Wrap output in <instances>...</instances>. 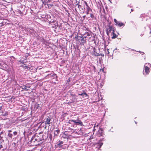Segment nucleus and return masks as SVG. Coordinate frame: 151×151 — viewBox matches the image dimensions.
I'll use <instances>...</instances> for the list:
<instances>
[{"label": "nucleus", "instance_id": "28", "mask_svg": "<svg viewBox=\"0 0 151 151\" xmlns=\"http://www.w3.org/2000/svg\"><path fill=\"white\" fill-rule=\"evenodd\" d=\"M8 136L9 137L12 138V134L9 133L8 134Z\"/></svg>", "mask_w": 151, "mask_h": 151}, {"label": "nucleus", "instance_id": "15", "mask_svg": "<svg viewBox=\"0 0 151 151\" xmlns=\"http://www.w3.org/2000/svg\"><path fill=\"white\" fill-rule=\"evenodd\" d=\"M78 95L81 96H85V97L87 96V94L86 92H85L83 90L82 92L81 93H78Z\"/></svg>", "mask_w": 151, "mask_h": 151}, {"label": "nucleus", "instance_id": "18", "mask_svg": "<svg viewBox=\"0 0 151 151\" xmlns=\"http://www.w3.org/2000/svg\"><path fill=\"white\" fill-rule=\"evenodd\" d=\"M65 1L68 5H73V3L70 2L69 0H65Z\"/></svg>", "mask_w": 151, "mask_h": 151}, {"label": "nucleus", "instance_id": "1", "mask_svg": "<svg viewBox=\"0 0 151 151\" xmlns=\"http://www.w3.org/2000/svg\"><path fill=\"white\" fill-rule=\"evenodd\" d=\"M97 135L99 137H104L101 138L99 141V142L96 144V145L98 146V148L99 149L101 148V146L103 144V143L102 142L105 140L104 137L105 134L104 131L103 129H100L98 130L97 133Z\"/></svg>", "mask_w": 151, "mask_h": 151}, {"label": "nucleus", "instance_id": "29", "mask_svg": "<svg viewBox=\"0 0 151 151\" xmlns=\"http://www.w3.org/2000/svg\"><path fill=\"white\" fill-rule=\"evenodd\" d=\"M83 3H84V4L86 5V7H88V6H89L88 5V4H87V2L86 1H83Z\"/></svg>", "mask_w": 151, "mask_h": 151}, {"label": "nucleus", "instance_id": "39", "mask_svg": "<svg viewBox=\"0 0 151 151\" xmlns=\"http://www.w3.org/2000/svg\"><path fill=\"white\" fill-rule=\"evenodd\" d=\"M70 81V79L69 78V79H68V81H67V82H69Z\"/></svg>", "mask_w": 151, "mask_h": 151}, {"label": "nucleus", "instance_id": "31", "mask_svg": "<svg viewBox=\"0 0 151 151\" xmlns=\"http://www.w3.org/2000/svg\"><path fill=\"white\" fill-rule=\"evenodd\" d=\"M94 54L96 56H99L101 55V54H99V53H96V54L95 53H94Z\"/></svg>", "mask_w": 151, "mask_h": 151}, {"label": "nucleus", "instance_id": "3", "mask_svg": "<svg viewBox=\"0 0 151 151\" xmlns=\"http://www.w3.org/2000/svg\"><path fill=\"white\" fill-rule=\"evenodd\" d=\"M114 27L111 25V23H109L108 26H107L106 29V32L107 35L109 36L111 31H112V32H113L114 31Z\"/></svg>", "mask_w": 151, "mask_h": 151}, {"label": "nucleus", "instance_id": "34", "mask_svg": "<svg viewBox=\"0 0 151 151\" xmlns=\"http://www.w3.org/2000/svg\"><path fill=\"white\" fill-rule=\"evenodd\" d=\"M68 129L70 130L71 132H72L74 130L73 129L70 128V127L68 128Z\"/></svg>", "mask_w": 151, "mask_h": 151}, {"label": "nucleus", "instance_id": "35", "mask_svg": "<svg viewBox=\"0 0 151 151\" xmlns=\"http://www.w3.org/2000/svg\"><path fill=\"white\" fill-rule=\"evenodd\" d=\"M93 51H94V53H95V52H96V49L95 47H94L93 49Z\"/></svg>", "mask_w": 151, "mask_h": 151}, {"label": "nucleus", "instance_id": "25", "mask_svg": "<svg viewBox=\"0 0 151 151\" xmlns=\"http://www.w3.org/2000/svg\"><path fill=\"white\" fill-rule=\"evenodd\" d=\"M27 86H24L23 88H22V89H23V90L27 91L28 89L27 88Z\"/></svg>", "mask_w": 151, "mask_h": 151}, {"label": "nucleus", "instance_id": "24", "mask_svg": "<svg viewBox=\"0 0 151 151\" xmlns=\"http://www.w3.org/2000/svg\"><path fill=\"white\" fill-rule=\"evenodd\" d=\"M68 131H65L64 133V134H65V135H66L68 137L70 136V135L68 134Z\"/></svg>", "mask_w": 151, "mask_h": 151}, {"label": "nucleus", "instance_id": "26", "mask_svg": "<svg viewBox=\"0 0 151 151\" xmlns=\"http://www.w3.org/2000/svg\"><path fill=\"white\" fill-rule=\"evenodd\" d=\"M17 12L19 14H20V15H21L22 16L23 15V13L22 12H21V11L20 10H19L18 11H17Z\"/></svg>", "mask_w": 151, "mask_h": 151}, {"label": "nucleus", "instance_id": "33", "mask_svg": "<svg viewBox=\"0 0 151 151\" xmlns=\"http://www.w3.org/2000/svg\"><path fill=\"white\" fill-rule=\"evenodd\" d=\"M63 137L64 138H66L67 137H68L66 135H65V134H64V133H63Z\"/></svg>", "mask_w": 151, "mask_h": 151}, {"label": "nucleus", "instance_id": "30", "mask_svg": "<svg viewBox=\"0 0 151 151\" xmlns=\"http://www.w3.org/2000/svg\"><path fill=\"white\" fill-rule=\"evenodd\" d=\"M49 138L51 140H52V137L51 134H49Z\"/></svg>", "mask_w": 151, "mask_h": 151}, {"label": "nucleus", "instance_id": "17", "mask_svg": "<svg viewBox=\"0 0 151 151\" xmlns=\"http://www.w3.org/2000/svg\"><path fill=\"white\" fill-rule=\"evenodd\" d=\"M59 143H58L57 146L58 147H61L62 146V144H63V142L62 141H60V140L59 141Z\"/></svg>", "mask_w": 151, "mask_h": 151}, {"label": "nucleus", "instance_id": "27", "mask_svg": "<svg viewBox=\"0 0 151 151\" xmlns=\"http://www.w3.org/2000/svg\"><path fill=\"white\" fill-rule=\"evenodd\" d=\"M40 107V105L39 104H35V107L36 109H38Z\"/></svg>", "mask_w": 151, "mask_h": 151}, {"label": "nucleus", "instance_id": "9", "mask_svg": "<svg viewBox=\"0 0 151 151\" xmlns=\"http://www.w3.org/2000/svg\"><path fill=\"white\" fill-rule=\"evenodd\" d=\"M78 117H77V121L75 120L71 119V122H73L75 123L77 125H79L80 126L83 125V122L80 119H78Z\"/></svg>", "mask_w": 151, "mask_h": 151}, {"label": "nucleus", "instance_id": "2", "mask_svg": "<svg viewBox=\"0 0 151 151\" xmlns=\"http://www.w3.org/2000/svg\"><path fill=\"white\" fill-rule=\"evenodd\" d=\"M75 9L76 12L79 11L80 13H83L85 12V8L84 6H83L79 4L77 5V6L75 7Z\"/></svg>", "mask_w": 151, "mask_h": 151}, {"label": "nucleus", "instance_id": "11", "mask_svg": "<svg viewBox=\"0 0 151 151\" xmlns=\"http://www.w3.org/2000/svg\"><path fill=\"white\" fill-rule=\"evenodd\" d=\"M86 12L87 14H88L89 13L92 12V10L89 6L86 7Z\"/></svg>", "mask_w": 151, "mask_h": 151}, {"label": "nucleus", "instance_id": "40", "mask_svg": "<svg viewBox=\"0 0 151 151\" xmlns=\"http://www.w3.org/2000/svg\"><path fill=\"white\" fill-rule=\"evenodd\" d=\"M8 132H11L12 131L11 130H9Z\"/></svg>", "mask_w": 151, "mask_h": 151}, {"label": "nucleus", "instance_id": "47", "mask_svg": "<svg viewBox=\"0 0 151 151\" xmlns=\"http://www.w3.org/2000/svg\"><path fill=\"white\" fill-rule=\"evenodd\" d=\"M82 0L83 1V0Z\"/></svg>", "mask_w": 151, "mask_h": 151}, {"label": "nucleus", "instance_id": "32", "mask_svg": "<svg viewBox=\"0 0 151 151\" xmlns=\"http://www.w3.org/2000/svg\"><path fill=\"white\" fill-rule=\"evenodd\" d=\"M17 132L16 131H15V132H13V134L14 135H17Z\"/></svg>", "mask_w": 151, "mask_h": 151}, {"label": "nucleus", "instance_id": "22", "mask_svg": "<svg viewBox=\"0 0 151 151\" xmlns=\"http://www.w3.org/2000/svg\"><path fill=\"white\" fill-rule=\"evenodd\" d=\"M8 115V112L6 111H5L4 112H2L1 115L2 116H5Z\"/></svg>", "mask_w": 151, "mask_h": 151}, {"label": "nucleus", "instance_id": "41", "mask_svg": "<svg viewBox=\"0 0 151 151\" xmlns=\"http://www.w3.org/2000/svg\"><path fill=\"white\" fill-rule=\"evenodd\" d=\"M108 51V54H109V51Z\"/></svg>", "mask_w": 151, "mask_h": 151}, {"label": "nucleus", "instance_id": "5", "mask_svg": "<svg viewBox=\"0 0 151 151\" xmlns=\"http://www.w3.org/2000/svg\"><path fill=\"white\" fill-rule=\"evenodd\" d=\"M76 40L81 45H84L86 42V40L84 39V37H83L82 36H77Z\"/></svg>", "mask_w": 151, "mask_h": 151}, {"label": "nucleus", "instance_id": "4", "mask_svg": "<svg viewBox=\"0 0 151 151\" xmlns=\"http://www.w3.org/2000/svg\"><path fill=\"white\" fill-rule=\"evenodd\" d=\"M35 138L34 135H33L31 138L30 141L31 146H37L40 144V143L38 142L37 140L36 139H35Z\"/></svg>", "mask_w": 151, "mask_h": 151}, {"label": "nucleus", "instance_id": "37", "mask_svg": "<svg viewBox=\"0 0 151 151\" xmlns=\"http://www.w3.org/2000/svg\"><path fill=\"white\" fill-rule=\"evenodd\" d=\"M70 121H71V120H69L68 122V123L69 124H71Z\"/></svg>", "mask_w": 151, "mask_h": 151}, {"label": "nucleus", "instance_id": "7", "mask_svg": "<svg viewBox=\"0 0 151 151\" xmlns=\"http://www.w3.org/2000/svg\"><path fill=\"white\" fill-rule=\"evenodd\" d=\"M52 118L51 117L49 116H47L45 120H46L45 121V125H49V126H50V124H52V122L51 121Z\"/></svg>", "mask_w": 151, "mask_h": 151}, {"label": "nucleus", "instance_id": "8", "mask_svg": "<svg viewBox=\"0 0 151 151\" xmlns=\"http://www.w3.org/2000/svg\"><path fill=\"white\" fill-rule=\"evenodd\" d=\"M91 33L90 32H86L83 35L84 37L85 38H87L88 40L90 41L91 40V37H92Z\"/></svg>", "mask_w": 151, "mask_h": 151}, {"label": "nucleus", "instance_id": "16", "mask_svg": "<svg viewBox=\"0 0 151 151\" xmlns=\"http://www.w3.org/2000/svg\"><path fill=\"white\" fill-rule=\"evenodd\" d=\"M111 36H112L111 38L112 39H115L118 37V35L115 34L114 31L112 32Z\"/></svg>", "mask_w": 151, "mask_h": 151}, {"label": "nucleus", "instance_id": "10", "mask_svg": "<svg viewBox=\"0 0 151 151\" xmlns=\"http://www.w3.org/2000/svg\"><path fill=\"white\" fill-rule=\"evenodd\" d=\"M114 20L115 22V24L116 25L118 26L119 27H121L124 25V23L117 21L115 19H114Z\"/></svg>", "mask_w": 151, "mask_h": 151}, {"label": "nucleus", "instance_id": "43", "mask_svg": "<svg viewBox=\"0 0 151 151\" xmlns=\"http://www.w3.org/2000/svg\"><path fill=\"white\" fill-rule=\"evenodd\" d=\"M0 65H1V63H0Z\"/></svg>", "mask_w": 151, "mask_h": 151}, {"label": "nucleus", "instance_id": "44", "mask_svg": "<svg viewBox=\"0 0 151 151\" xmlns=\"http://www.w3.org/2000/svg\"><path fill=\"white\" fill-rule=\"evenodd\" d=\"M53 75H56V74H54Z\"/></svg>", "mask_w": 151, "mask_h": 151}, {"label": "nucleus", "instance_id": "14", "mask_svg": "<svg viewBox=\"0 0 151 151\" xmlns=\"http://www.w3.org/2000/svg\"><path fill=\"white\" fill-rule=\"evenodd\" d=\"M80 2V0H75L74 3H73V5L75 7L77 6V5L79 4Z\"/></svg>", "mask_w": 151, "mask_h": 151}, {"label": "nucleus", "instance_id": "23", "mask_svg": "<svg viewBox=\"0 0 151 151\" xmlns=\"http://www.w3.org/2000/svg\"><path fill=\"white\" fill-rule=\"evenodd\" d=\"M49 1H48L47 2V5L48 6V7L49 8L50 7H51L52 6H53V5L52 4H49L48 3V2H49Z\"/></svg>", "mask_w": 151, "mask_h": 151}, {"label": "nucleus", "instance_id": "21", "mask_svg": "<svg viewBox=\"0 0 151 151\" xmlns=\"http://www.w3.org/2000/svg\"><path fill=\"white\" fill-rule=\"evenodd\" d=\"M22 67H23V68H24V69H30V67H29L28 66L25 65V64H24L23 66H22Z\"/></svg>", "mask_w": 151, "mask_h": 151}, {"label": "nucleus", "instance_id": "36", "mask_svg": "<svg viewBox=\"0 0 151 151\" xmlns=\"http://www.w3.org/2000/svg\"><path fill=\"white\" fill-rule=\"evenodd\" d=\"M2 145L1 144L0 145V149L2 147Z\"/></svg>", "mask_w": 151, "mask_h": 151}, {"label": "nucleus", "instance_id": "12", "mask_svg": "<svg viewBox=\"0 0 151 151\" xmlns=\"http://www.w3.org/2000/svg\"><path fill=\"white\" fill-rule=\"evenodd\" d=\"M144 69L146 74H148L150 72V68L147 66H144Z\"/></svg>", "mask_w": 151, "mask_h": 151}, {"label": "nucleus", "instance_id": "46", "mask_svg": "<svg viewBox=\"0 0 151 151\" xmlns=\"http://www.w3.org/2000/svg\"><path fill=\"white\" fill-rule=\"evenodd\" d=\"M109 1H110V2H111L110 0H109Z\"/></svg>", "mask_w": 151, "mask_h": 151}, {"label": "nucleus", "instance_id": "6", "mask_svg": "<svg viewBox=\"0 0 151 151\" xmlns=\"http://www.w3.org/2000/svg\"><path fill=\"white\" fill-rule=\"evenodd\" d=\"M36 139L40 143V144L42 143L43 142V139H42V137L40 135V134H36L34 135Z\"/></svg>", "mask_w": 151, "mask_h": 151}, {"label": "nucleus", "instance_id": "19", "mask_svg": "<svg viewBox=\"0 0 151 151\" xmlns=\"http://www.w3.org/2000/svg\"><path fill=\"white\" fill-rule=\"evenodd\" d=\"M70 95L72 96V97H73V98L74 99V100H76V97H78V96L73 94H71Z\"/></svg>", "mask_w": 151, "mask_h": 151}, {"label": "nucleus", "instance_id": "42", "mask_svg": "<svg viewBox=\"0 0 151 151\" xmlns=\"http://www.w3.org/2000/svg\"><path fill=\"white\" fill-rule=\"evenodd\" d=\"M102 55V56H104V55H101H101Z\"/></svg>", "mask_w": 151, "mask_h": 151}, {"label": "nucleus", "instance_id": "45", "mask_svg": "<svg viewBox=\"0 0 151 151\" xmlns=\"http://www.w3.org/2000/svg\"><path fill=\"white\" fill-rule=\"evenodd\" d=\"M131 11H133V10H132V9H131Z\"/></svg>", "mask_w": 151, "mask_h": 151}, {"label": "nucleus", "instance_id": "13", "mask_svg": "<svg viewBox=\"0 0 151 151\" xmlns=\"http://www.w3.org/2000/svg\"><path fill=\"white\" fill-rule=\"evenodd\" d=\"M60 130L59 129L54 131V133L55 137H57L60 133Z\"/></svg>", "mask_w": 151, "mask_h": 151}, {"label": "nucleus", "instance_id": "20", "mask_svg": "<svg viewBox=\"0 0 151 151\" xmlns=\"http://www.w3.org/2000/svg\"><path fill=\"white\" fill-rule=\"evenodd\" d=\"M89 14H90V17H88L89 18H91L93 19L94 18V16L93 12H90L89 13Z\"/></svg>", "mask_w": 151, "mask_h": 151}, {"label": "nucleus", "instance_id": "38", "mask_svg": "<svg viewBox=\"0 0 151 151\" xmlns=\"http://www.w3.org/2000/svg\"><path fill=\"white\" fill-rule=\"evenodd\" d=\"M69 0L70 1V2H71L72 3H73L72 0Z\"/></svg>", "mask_w": 151, "mask_h": 151}]
</instances>
